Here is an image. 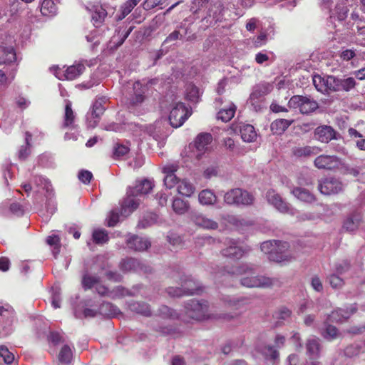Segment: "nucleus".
Segmentation results:
<instances>
[{
	"mask_svg": "<svg viewBox=\"0 0 365 365\" xmlns=\"http://www.w3.org/2000/svg\"><path fill=\"white\" fill-rule=\"evenodd\" d=\"M159 314L163 318L175 319L180 317L185 322H189L190 319L200 321L207 319L217 318L209 314L207 302H199L195 299H191L185 304L183 314H178L175 310L167 306H163L160 308Z\"/></svg>",
	"mask_w": 365,
	"mask_h": 365,
	"instance_id": "nucleus-1",
	"label": "nucleus"
},
{
	"mask_svg": "<svg viewBox=\"0 0 365 365\" xmlns=\"http://www.w3.org/2000/svg\"><path fill=\"white\" fill-rule=\"evenodd\" d=\"M255 267L252 264H243L235 270L232 274H243L240 282L242 286L249 288H268L274 284V279L263 275H253Z\"/></svg>",
	"mask_w": 365,
	"mask_h": 365,
	"instance_id": "nucleus-2",
	"label": "nucleus"
},
{
	"mask_svg": "<svg viewBox=\"0 0 365 365\" xmlns=\"http://www.w3.org/2000/svg\"><path fill=\"white\" fill-rule=\"evenodd\" d=\"M181 287H170L168 292L173 297H181L183 295L198 294L201 292V287L192 277H184L181 279Z\"/></svg>",
	"mask_w": 365,
	"mask_h": 365,
	"instance_id": "nucleus-3",
	"label": "nucleus"
},
{
	"mask_svg": "<svg viewBox=\"0 0 365 365\" xmlns=\"http://www.w3.org/2000/svg\"><path fill=\"white\" fill-rule=\"evenodd\" d=\"M224 200L228 205H250L254 202V197L246 190L235 188L225 194Z\"/></svg>",
	"mask_w": 365,
	"mask_h": 365,
	"instance_id": "nucleus-4",
	"label": "nucleus"
},
{
	"mask_svg": "<svg viewBox=\"0 0 365 365\" xmlns=\"http://www.w3.org/2000/svg\"><path fill=\"white\" fill-rule=\"evenodd\" d=\"M14 38L6 33L0 35V64L11 63L16 60Z\"/></svg>",
	"mask_w": 365,
	"mask_h": 365,
	"instance_id": "nucleus-5",
	"label": "nucleus"
},
{
	"mask_svg": "<svg viewBox=\"0 0 365 365\" xmlns=\"http://www.w3.org/2000/svg\"><path fill=\"white\" fill-rule=\"evenodd\" d=\"M191 110L185 106L183 103L178 102L172 108L169 120L173 128H179L191 115Z\"/></svg>",
	"mask_w": 365,
	"mask_h": 365,
	"instance_id": "nucleus-6",
	"label": "nucleus"
},
{
	"mask_svg": "<svg viewBox=\"0 0 365 365\" xmlns=\"http://www.w3.org/2000/svg\"><path fill=\"white\" fill-rule=\"evenodd\" d=\"M288 105L292 108H299L303 114H309L316 110L318 107V103L308 96H294L290 98Z\"/></svg>",
	"mask_w": 365,
	"mask_h": 365,
	"instance_id": "nucleus-7",
	"label": "nucleus"
},
{
	"mask_svg": "<svg viewBox=\"0 0 365 365\" xmlns=\"http://www.w3.org/2000/svg\"><path fill=\"white\" fill-rule=\"evenodd\" d=\"M286 242L277 241L274 252L269 259L276 262H289L296 258V255L289 250Z\"/></svg>",
	"mask_w": 365,
	"mask_h": 365,
	"instance_id": "nucleus-8",
	"label": "nucleus"
},
{
	"mask_svg": "<svg viewBox=\"0 0 365 365\" xmlns=\"http://www.w3.org/2000/svg\"><path fill=\"white\" fill-rule=\"evenodd\" d=\"M56 68L55 76L59 80H73L83 73L85 66L83 63H78L66 68V69Z\"/></svg>",
	"mask_w": 365,
	"mask_h": 365,
	"instance_id": "nucleus-9",
	"label": "nucleus"
},
{
	"mask_svg": "<svg viewBox=\"0 0 365 365\" xmlns=\"http://www.w3.org/2000/svg\"><path fill=\"white\" fill-rule=\"evenodd\" d=\"M266 197L268 202L280 212L294 215V209L289 204L284 201L282 197L274 190H268L266 194Z\"/></svg>",
	"mask_w": 365,
	"mask_h": 365,
	"instance_id": "nucleus-10",
	"label": "nucleus"
},
{
	"mask_svg": "<svg viewBox=\"0 0 365 365\" xmlns=\"http://www.w3.org/2000/svg\"><path fill=\"white\" fill-rule=\"evenodd\" d=\"M226 247L222 250L221 252L224 257L233 259L241 258L247 252V250L238 241L234 240H227L225 242Z\"/></svg>",
	"mask_w": 365,
	"mask_h": 365,
	"instance_id": "nucleus-11",
	"label": "nucleus"
},
{
	"mask_svg": "<svg viewBox=\"0 0 365 365\" xmlns=\"http://www.w3.org/2000/svg\"><path fill=\"white\" fill-rule=\"evenodd\" d=\"M318 189L323 195L337 194L343 190V185L336 178H325L319 182Z\"/></svg>",
	"mask_w": 365,
	"mask_h": 365,
	"instance_id": "nucleus-12",
	"label": "nucleus"
},
{
	"mask_svg": "<svg viewBox=\"0 0 365 365\" xmlns=\"http://www.w3.org/2000/svg\"><path fill=\"white\" fill-rule=\"evenodd\" d=\"M314 164L318 169L334 170L341 165V160L335 155H321L315 158Z\"/></svg>",
	"mask_w": 365,
	"mask_h": 365,
	"instance_id": "nucleus-13",
	"label": "nucleus"
},
{
	"mask_svg": "<svg viewBox=\"0 0 365 365\" xmlns=\"http://www.w3.org/2000/svg\"><path fill=\"white\" fill-rule=\"evenodd\" d=\"M82 284L85 289L95 287L97 292L101 296H112V293L108 290L107 287L99 283V278L96 276L85 274L83 277Z\"/></svg>",
	"mask_w": 365,
	"mask_h": 365,
	"instance_id": "nucleus-14",
	"label": "nucleus"
},
{
	"mask_svg": "<svg viewBox=\"0 0 365 365\" xmlns=\"http://www.w3.org/2000/svg\"><path fill=\"white\" fill-rule=\"evenodd\" d=\"M272 89V85L267 83H262L256 85L250 96V101L252 106L257 109L258 103L261 98L265 95L268 94Z\"/></svg>",
	"mask_w": 365,
	"mask_h": 365,
	"instance_id": "nucleus-15",
	"label": "nucleus"
},
{
	"mask_svg": "<svg viewBox=\"0 0 365 365\" xmlns=\"http://www.w3.org/2000/svg\"><path fill=\"white\" fill-rule=\"evenodd\" d=\"M106 99L102 98L96 100L90 113H88L87 120L89 127L94 128L97 125L100 116L103 113L105 107L103 104Z\"/></svg>",
	"mask_w": 365,
	"mask_h": 365,
	"instance_id": "nucleus-16",
	"label": "nucleus"
},
{
	"mask_svg": "<svg viewBox=\"0 0 365 365\" xmlns=\"http://www.w3.org/2000/svg\"><path fill=\"white\" fill-rule=\"evenodd\" d=\"M190 218L195 225L203 229L217 230L218 228V223L217 222L201 213L192 212Z\"/></svg>",
	"mask_w": 365,
	"mask_h": 365,
	"instance_id": "nucleus-17",
	"label": "nucleus"
},
{
	"mask_svg": "<svg viewBox=\"0 0 365 365\" xmlns=\"http://www.w3.org/2000/svg\"><path fill=\"white\" fill-rule=\"evenodd\" d=\"M127 195L121 206L120 215L123 217L130 215L140 204V199L137 198L138 196L130 195V190H128Z\"/></svg>",
	"mask_w": 365,
	"mask_h": 365,
	"instance_id": "nucleus-18",
	"label": "nucleus"
},
{
	"mask_svg": "<svg viewBox=\"0 0 365 365\" xmlns=\"http://www.w3.org/2000/svg\"><path fill=\"white\" fill-rule=\"evenodd\" d=\"M126 243L128 248L139 252L146 250L151 245L148 239L137 235L129 237Z\"/></svg>",
	"mask_w": 365,
	"mask_h": 365,
	"instance_id": "nucleus-19",
	"label": "nucleus"
},
{
	"mask_svg": "<svg viewBox=\"0 0 365 365\" xmlns=\"http://www.w3.org/2000/svg\"><path fill=\"white\" fill-rule=\"evenodd\" d=\"M314 135L316 138L322 143H328L334 138H336L335 130L328 125H322L316 128Z\"/></svg>",
	"mask_w": 365,
	"mask_h": 365,
	"instance_id": "nucleus-20",
	"label": "nucleus"
},
{
	"mask_svg": "<svg viewBox=\"0 0 365 365\" xmlns=\"http://www.w3.org/2000/svg\"><path fill=\"white\" fill-rule=\"evenodd\" d=\"M86 8L91 13V18L94 26L96 27L99 26L107 15L106 9L98 4L90 5Z\"/></svg>",
	"mask_w": 365,
	"mask_h": 365,
	"instance_id": "nucleus-21",
	"label": "nucleus"
},
{
	"mask_svg": "<svg viewBox=\"0 0 365 365\" xmlns=\"http://www.w3.org/2000/svg\"><path fill=\"white\" fill-rule=\"evenodd\" d=\"M356 311V307L355 304H352L349 311L338 309L331 312L329 316L328 319L332 322H343L348 319Z\"/></svg>",
	"mask_w": 365,
	"mask_h": 365,
	"instance_id": "nucleus-22",
	"label": "nucleus"
},
{
	"mask_svg": "<svg viewBox=\"0 0 365 365\" xmlns=\"http://www.w3.org/2000/svg\"><path fill=\"white\" fill-rule=\"evenodd\" d=\"M153 187L152 181L149 180H143L137 181L133 187H130V194L138 197L148 194Z\"/></svg>",
	"mask_w": 365,
	"mask_h": 365,
	"instance_id": "nucleus-23",
	"label": "nucleus"
},
{
	"mask_svg": "<svg viewBox=\"0 0 365 365\" xmlns=\"http://www.w3.org/2000/svg\"><path fill=\"white\" fill-rule=\"evenodd\" d=\"M212 141V137L210 133H203L197 135L195 141V148L199 152L197 157L208 150L209 145Z\"/></svg>",
	"mask_w": 365,
	"mask_h": 365,
	"instance_id": "nucleus-24",
	"label": "nucleus"
},
{
	"mask_svg": "<svg viewBox=\"0 0 365 365\" xmlns=\"http://www.w3.org/2000/svg\"><path fill=\"white\" fill-rule=\"evenodd\" d=\"M320 152H322V149L317 146H298L292 148V154L298 158L315 155Z\"/></svg>",
	"mask_w": 365,
	"mask_h": 365,
	"instance_id": "nucleus-25",
	"label": "nucleus"
},
{
	"mask_svg": "<svg viewBox=\"0 0 365 365\" xmlns=\"http://www.w3.org/2000/svg\"><path fill=\"white\" fill-rule=\"evenodd\" d=\"M307 354L308 357L318 359L320 356L319 339L316 336H310L306 344Z\"/></svg>",
	"mask_w": 365,
	"mask_h": 365,
	"instance_id": "nucleus-26",
	"label": "nucleus"
},
{
	"mask_svg": "<svg viewBox=\"0 0 365 365\" xmlns=\"http://www.w3.org/2000/svg\"><path fill=\"white\" fill-rule=\"evenodd\" d=\"M133 96L131 99L133 105H138L145 100V93L148 91L147 86L143 85L140 82L136 81L133 83Z\"/></svg>",
	"mask_w": 365,
	"mask_h": 365,
	"instance_id": "nucleus-27",
	"label": "nucleus"
},
{
	"mask_svg": "<svg viewBox=\"0 0 365 365\" xmlns=\"http://www.w3.org/2000/svg\"><path fill=\"white\" fill-rule=\"evenodd\" d=\"M120 268L122 270L128 271H145L146 268L139 260L133 258L123 259L120 263Z\"/></svg>",
	"mask_w": 365,
	"mask_h": 365,
	"instance_id": "nucleus-28",
	"label": "nucleus"
},
{
	"mask_svg": "<svg viewBox=\"0 0 365 365\" xmlns=\"http://www.w3.org/2000/svg\"><path fill=\"white\" fill-rule=\"evenodd\" d=\"M291 192L298 200L304 202L312 203L316 200L314 195L305 188L294 187Z\"/></svg>",
	"mask_w": 365,
	"mask_h": 365,
	"instance_id": "nucleus-29",
	"label": "nucleus"
},
{
	"mask_svg": "<svg viewBox=\"0 0 365 365\" xmlns=\"http://www.w3.org/2000/svg\"><path fill=\"white\" fill-rule=\"evenodd\" d=\"M294 122L293 120L277 119L271 124V130L274 134H282Z\"/></svg>",
	"mask_w": 365,
	"mask_h": 365,
	"instance_id": "nucleus-30",
	"label": "nucleus"
},
{
	"mask_svg": "<svg viewBox=\"0 0 365 365\" xmlns=\"http://www.w3.org/2000/svg\"><path fill=\"white\" fill-rule=\"evenodd\" d=\"M198 200L202 205H212L217 202V196L212 190L205 189L200 192Z\"/></svg>",
	"mask_w": 365,
	"mask_h": 365,
	"instance_id": "nucleus-31",
	"label": "nucleus"
},
{
	"mask_svg": "<svg viewBox=\"0 0 365 365\" xmlns=\"http://www.w3.org/2000/svg\"><path fill=\"white\" fill-rule=\"evenodd\" d=\"M75 114L71 108V103L69 101H66L65 106V114L64 120L63 123V128H75L76 125L74 124Z\"/></svg>",
	"mask_w": 365,
	"mask_h": 365,
	"instance_id": "nucleus-32",
	"label": "nucleus"
},
{
	"mask_svg": "<svg viewBox=\"0 0 365 365\" xmlns=\"http://www.w3.org/2000/svg\"><path fill=\"white\" fill-rule=\"evenodd\" d=\"M242 139L245 142H253L257 138V133L255 128L250 124L242 125L240 128Z\"/></svg>",
	"mask_w": 365,
	"mask_h": 365,
	"instance_id": "nucleus-33",
	"label": "nucleus"
},
{
	"mask_svg": "<svg viewBox=\"0 0 365 365\" xmlns=\"http://www.w3.org/2000/svg\"><path fill=\"white\" fill-rule=\"evenodd\" d=\"M236 111V106L233 103H230L227 107L222 108L217 113V119L222 122H228L233 117Z\"/></svg>",
	"mask_w": 365,
	"mask_h": 365,
	"instance_id": "nucleus-34",
	"label": "nucleus"
},
{
	"mask_svg": "<svg viewBox=\"0 0 365 365\" xmlns=\"http://www.w3.org/2000/svg\"><path fill=\"white\" fill-rule=\"evenodd\" d=\"M172 207L176 214L184 215L189 210L190 203L187 200L175 197L173 201Z\"/></svg>",
	"mask_w": 365,
	"mask_h": 365,
	"instance_id": "nucleus-35",
	"label": "nucleus"
},
{
	"mask_svg": "<svg viewBox=\"0 0 365 365\" xmlns=\"http://www.w3.org/2000/svg\"><path fill=\"white\" fill-rule=\"evenodd\" d=\"M128 308L130 311L140 314L144 316H150L151 314L148 304L144 302H133L128 304Z\"/></svg>",
	"mask_w": 365,
	"mask_h": 365,
	"instance_id": "nucleus-36",
	"label": "nucleus"
},
{
	"mask_svg": "<svg viewBox=\"0 0 365 365\" xmlns=\"http://www.w3.org/2000/svg\"><path fill=\"white\" fill-rule=\"evenodd\" d=\"M195 190L194 185L190 181L185 179L180 180L178 185L179 194L185 197H190L194 193Z\"/></svg>",
	"mask_w": 365,
	"mask_h": 365,
	"instance_id": "nucleus-37",
	"label": "nucleus"
},
{
	"mask_svg": "<svg viewBox=\"0 0 365 365\" xmlns=\"http://www.w3.org/2000/svg\"><path fill=\"white\" fill-rule=\"evenodd\" d=\"M361 221V216L360 214H353L348 217L344 222V228L347 231H354L356 230Z\"/></svg>",
	"mask_w": 365,
	"mask_h": 365,
	"instance_id": "nucleus-38",
	"label": "nucleus"
},
{
	"mask_svg": "<svg viewBox=\"0 0 365 365\" xmlns=\"http://www.w3.org/2000/svg\"><path fill=\"white\" fill-rule=\"evenodd\" d=\"M57 6L53 0H43L41 12L43 16H52L56 14Z\"/></svg>",
	"mask_w": 365,
	"mask_h": 365,
	"instance_id": "nucleus-39",
	"label": "nucleus"
},
{
	"mask_svg": "<svg viewBox=\"0 0 365 365\" xmlns=\"http://www.w3.org/2000/svg\"><path fill=\"white\" fill-rule=\"evenodd\" d=\"M99 312L101 314L108 317H114L120 314L119 309L116 306L108 302L103 303L100 307Z\"/></svg>",
	"mask_w": 365,
	"mask_h": 365,
	"instance_id": "nucleus-40",
	"label": "nucleus"
},
{
	"mask_svg": "<svg viewBox=\"0 0 365 365\" xmlns=\"http://www.w3.org/2000/svg\"><path fill=\"white\" fill-rule=\"evenodd\" d=\"M356 82L353 77L339 78V91L349 92L356 86Z\"/></svg>",
	"mask_w": 365,
	"mask_h": 365,
	"instance_id": "nucleus-41",
	"label": "nucleus"
},
{
	"mask_svg": "<svg viewBox=\"0 0 365 365\" xmlns=\"http://www.w3.org/2000/svg\"><path fill=\"white\" fill-rule=\"evenodd\" d=\"M93 242L98 245H103L108 241V235L106 230L103 229H96L92 234Z\"/></svg>",
	"mask_w": 365,
	"mask_h": 365,
	"instance_id": "nucleus-42",
	"label": "nucleus"
},
{
	"mask_svg": "<svg viewBox=\"0 0 365 365\" xmlns=\"http://www.w3.org/2000/svg\"><path fill=\"white\" fill-rule=\"evenodd\" d=\"M327 93L339 91V78L334 76H326Z\"/></svg>",
	"mask_w": 365,
	"mask_h": 365,
	"instance_id": "nucleus-43",
	"label": "nucleus"
},
{
	"mask_svg": "<svg viewBox=\"0 0 365 365\" xmlns=\"http://www.w3.org/2000/svg\"><path fill=\"white\" fill-rule=\"evenodd\" d=\"M225 302L230 307L238 309L247 303V299L243 297H227L225 299Z\"/></svg>",
	"mask_w": 365,
	"mask_h": 365,
	"instance_id": "nucleus-44",
	"label": "nucleus"
},
{
	"mask_svg": "<svg viewBox=\"0 0 365 365\" xmlns=\"http://www.w3.org/2000/svg\"><path fill=\"white\" fill-rule=\"evenodd\" d=\"M312 81L314 87L318 91L322 93H327L326 76L322 77L319 75H314Z\"/></svg>",
	"mask_w": 365,
	"mask_h": 365,
	"instance_id": "nucleus-45",
	"label": "nucleus"
},
{
	"mask_svg": "<svg viewBox=\"0 0 365 365\" xmlns=\"http://www.w3.org/2000/svg\"><path fill=\"white\" fill-rule=\"evenodd\" d=\"M259 351L267 359L275 360L279 357V352L271 345H266L261 347Z\"/></svg>",
	"mask_w": 365,
	"mask_h": 365,
	"instance_id": "nucleus-46",
	"label": "nucleus"
},
{
	"mask_svg": "<svg viewBox=\"0 0 365 365\" xmlns=\"http://www.w3.org/2000/svg\"><path fill=\"white\" fill-rule=\"evenodd\" d=\"M72 359V351L68 345H64L58 354V359L60 362L64 364L70 363Z\"/></svg>",
	"mask_w": 365,
	"mask_h": 365,
	"instance_id": "nucleus-47",
	"label": "nucleus"
},
{
	"mask_svg": "<svg viewBox=\"0 0 365 365\" xmlns=\"http://www.w3.org/2000/svg\"><path fill=\"white\" fill-rule=\"evenodd\" d=\"M34 183L38 189L45 190L47 192L51 190L50 182L42 176H36L34 179ZM38 191H39V190H38Z\"/></svg>",
	"mask_w": 365,
	"mask_h": 365,
	"instance_id": "nucleus-48",
	"label": "nucleus"
},
{
	"mask_svg": "<svg viewBox=\"0 0 365 365\" xmlns=\"http://www.w3.org/2000/svg\"><path fill=\"white\" fill-rule=\"evenodd\" d=\"M322 335L328 340H333L339 336V333L334 326L326 324L324 330L322 331Z\"/></svg>",
	"mask_w": 365,
	"mask_h": 365,
	"instance_id": "nucleus-49",
	"label": "nucleus"
},
{
	"mask_svg": "<svg viewBox=\"0 0 365 365\" xmlns=\"http://www.w3.org/2000/svg\"><path fill=\"white\" fill-rule=\"evenodd\" d=\"M199 97L200 93L198 88L194 85H187L186 88V98L192 102H196Z\"/></svg>",
	"mask_w": 365,
	"mask_h": 365,
	"instance_id": "nucleus-50",
	"label": "nucleus"
},
{
	"mask_svg": "<svg viewBox=\"0 0 365 365\" xmlns=\"http://www.w3.org/2000/svg\"><path fill=\"white\" fill-rule=\"evenodd\" d=\"M31 134H29V133H26V138H25L26 145H22L18 152V157L19 159L24 160L29 156V155L30 153L29 146V141L31 140Z\"/></svg>",
	"mask_w": 365,
	"mask_h": 365,
	"instance_id": "nucleus-51",
	"label": "nucleus"
},
{
	"mask_svg": "<svg viewBox=\"0 0 365 365\" xmlns=\"http://www.w3.org/2000/svg\"><path fill=\"white\" fill-rule=\"evenodd\" d=\"M0 359L6 364H11L14 360V354L5 346H0Z\"/></svg>",
	"mask_w": 365,
	"mask_h": 365,
	"instance_id": "nucleus-52",
	"label": "nucleus"
},
{
	"mask_svg": "<svg viewBox=\"0 0 365 365\" xmlns=\"http://www.w3.org/2000/svg\"><path fill=\"white\" fill-rule=\"evenodd\" d=\"M277 240H269L262 243L261 245V250L265 253L269 255V257H271V255L274 252L275 247H276Z\"/></svg>",
	"mask_w": 365,
	"mask_h": 365,
	"instance_id": "nucleus-53",
	"label": "nucleus"
},
{
	"mask_svg": "<svg viewBox=\"0 0 365 365\" xmlns=\"http://www.w3.org/2000/svg\"><path fill=\"white\" fill-rule=\"evenodd\" d=\"M179 181L180 180L175 175H165L164 178L165 185L169 189H171L175 185H178Z\"/></svg>",
	"mask_w": 365,
	"mask_h": 365,
	"instance_id": "nucleus-54",
	"label": "nucleus"
},
{
	"mask_svg": "<svg viewBox=\"0 0 365 365\" xmlns=\"http://www.w3.org/2000/svg\"><path fill=\"white\" fill-rule=\"evenodd\" d=\"M329 282L333 288H340L344 284L343 279L335 274H332L329 277Z\"/></svg>",
	"mask_w": 365,
	"mask_h": 365,
	"instance_id": "nucleus-55",
	"label": "nucleus"
},
{
	"mask_svg": "<svg viewBox=\"0 0 365 365\" xmlns=\"http://www.w3.org/2000/svg\"><path fill=\"white\" fill-rule=\"evenodd\" d=\"M128 152H129V148L127 146L123 145L117 144L114 147L113 155L117 158H120V157H123L125 155L128 154Z\"/></svg>",
	"mask_w": 365,
	"mask_h": 365,
	"instance_id": "nucleus-56",
	"label": "nucleus"
},
{
	"mask_svg": "<svg viewBox=\"0 0 365 365\" xmlns=\"http://www.w3.org/2000/svg\"><path fill=\"white\" fill-rule=\"evenodd\" d=\"M267 42V36L264 32L260 33L253 40V44L255 47L259 48L266 44Z\"/></svg>",
	"mask_w": 365,
	"mask_h": 365,
	"instance_id": "nucleus-57",
	"label": "nucleus"
},
{
	"mask_svg": "<svg viewBox=\"0 0 365 365\" xmlns=\"http://www.w3.org/2000/svg\"><path fill=\"white\" fill-rule=\"evenodd\" d=\"M187 34V28L184 29V31L182 33L180 32V31H177V30L174 31L167 37L165 41L169 42V41H175L178 38H181L182 36H186Z\"/></svg>",
	"mask_w": 365,
	"mask_h": 365,
	"instance_id": "nucleus-58",
	"label": "nucleus"
},
{
	"mask_svg": "<svg viewBox=\"0 0 365 365\" xmlns=\"http://www.w3.org/2000/svg\"><path fill=\"white\" fill-rule=\"evenodd\" d=\"M0 316L4 317H11L14 316V309L9 304L0 305Z\"/></svg>",
	"mask_w": 365,
	"mask_h": 365,
	"instance_id": "nucleus-59",
	"label": "nucleus"
},
{
	"mask_svg": "<svg viewBox=\"0 0 365 365\" xmlns=\"http://www.w3.org/2000/svg\"><path fill=\"white\" fill-rule=\"evenodd\" d=\"M163 0H145L143 2V8L145 10H150L155 7L162 5Z\"/></svg>",
	"mask_w": 365,
	"mask_h": 365,
	"instance_id": "nucleus-60",
	"label": "nucleus"
},
{
	"mask_svg": "<svg viewBox=\"0 0 365 365\" xmlns=\"http://www.w3.org/2000/svg\"><path fill=\"white\" fill-rule=\"evenodd\" d=\"M350 265L347 261H342L336 264L335 269L337 274H342L349 269Z\"/></svg>",
	"mask_w": 365,
	"mask_h": 365,
	"instance_id": "nucleus-61",
	"label": "nucleus"
},
{
	"mask_svg": "<svg viewBox=\"0 0 365 365\" xmlns=\"http://www.w3.org/2000/svg\"><path fill=\"white\" fill-rule=\"evenodd\" d=\"M119 218L118 212L115 210L111 211L108 217V225L110 227L115 226L119 221Z\"/></svg>",
	"mask_w": 365,
	"mask_h": 365,
	"instance_id": "nucleus-62",
	"label": "nucleus"
},
{
	"mask_svg": "<svg viewBox=\"0 0 365 365\" xmlns=\"http://www.w3.org/2000/svg\"><path fill=\"white\" fill-rule=\"evenodd\" d=\"M92 177H93L92 173L88 170H81L78 173V178L83 183L90 182Z\"/></svg>",
	"mask_w": 365,
	"mask_h": 365,
	"instance_id": "nucleus-63",
	"label": "nucleus"
},
{
	"mask_svg": "<svg viewBox=\"0 0 365 365\" xmlns=\"http://www.w3.org/2000/svg\"><path fill=\"white\" fill-rule=\"evenodd\" d=\"M291 315V311L286 308V307H282L280 308L278 312L276 313V317L280 319H288Z\"/></svg>",
	"mask_w": 365,
	"mask_h": 365,
	"instance_id": "nucleus-64",
	"label": "nucleus"
}]
</instances>
